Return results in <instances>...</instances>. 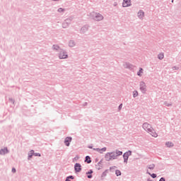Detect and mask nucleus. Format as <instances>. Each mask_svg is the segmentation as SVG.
<instances>
[{
    "instance_id": "nucleus-1",
    "label": "nucleus",
    "mask_w": 181,
    "mask_h": 181,
    "mask_svg": "<svg viewBox=\"0 0 181 181\" xmlns=\"http://www.w3.org/2000/svg\"><path fill=\"white\" fill-rule=\"evenodd\" d=\"M90 16L93 18V21H96V22H100V21L104 19V16L100 13L93 12L90 13Z\"/></svg>"
},
{
    "instance_id": "nucleus-2",
    "label": "nucleus",
    "mask_w": 181,
    "mask_h": 181,
    "mask_svg": "<svg viewBox=\"0 0 181 181\" xmlns=\"http://www.w3.org/2000/svg\"><path fill=\"white\" fill-rule=\"evenodd\" d=\"M59 59H67V57H69V55L67 54V52H66V50L62 49H59Z\"/></svg>"
},
{
    "instance_id": "nucleus-3",
    "label": "nucleus",
    "mask_w": 181,
    "mask_h": 181,
    "mask_svg": "<svg viewBox=\"0 0 181 181\" xmlns=\"http://www.w3.org/2000/svg\"><path fill=\"white\" fill-rule=\"evenodd\" d=\"M131 155H132V151L131 150H129L123 154L124 163H128V159Z\"/></svg>"
},
{
    "instance_id": "nucleus-4",
    "label": "nucleus",
    "mask_w": 181,
    "mask_h": 181,
    "mask_svg": "<svg viewBox=\"0 0 181 181\" xmlns=\"http://www.w3.org/2000/svg\"><path fill=\"white\" fill-rule=\"evenodd\" d=\"M151 128H152V126H151V124H148V122H145L143 124V129L144 131H146V132H149Z\"/></svg>"
},
{
    "instance_id": "nucleus-5",
    "label": "nucleus",
    "mask_w": 181,
    "mask_h": 181,
    "mask_svg": "<svg viewBox=\"0 0 181 181\" xmlns=\"http://www.w3.org/2000/svg\"><path fill=\"white\" fill-rule=\"evenodd\" d=\"M89 28H90V25H83L80 30V33H81L82 35H84V33H86L87 32H88Z\"/></svg>"
},
{
    "instance_id": "nucleus-6",
    "label": "nucleus",
    "mask_w": 181,
    "mask_h": 181,
    "mask_svg": "<svg viewBox=\"0 0 181 181\" xmlns=\"http://www.w3.org/2000/svg\"><path fill=\"white\" fill-rule=\"evenodd\" d=\"M140 90L141 93L146 92V84H145V82L144 81L140 82Z\"/></svg>"
},
{
    "instance_id": "nucleus-7",
    "label": "nucleus",
    "mask_w": 181,
    "mask_h": 181,
    "mask_svg": "<svg viewBox=\"0 0 181 181\" xmlns=\"http://www.w3.org/2000/svg\"><path fill=\"white\" fill-rule=\"evenodd\" d=\"M74 170H75L76 173L81 172V164L76 163L74 165Z\"/></svg>"
},
{
    "instance_id": "nucleus-8",
    "label": "nucleus",
    "mask_w": 181,
    "mask_h": 181,
    "mask_svg": "<svg viewBox=\"0 0 181 181\" xmlns=\"http://www.w3.org/2000/svg\"><path fill=\"white\" fill-rule=\"evenodd\" d=\"M132 5L131 4V0H123L122 6L123 8H128V6H131Z\"/></svg>"
},
{
    "instance_id": "nucleus-9",
    "label": "nucleus",
    "mask_w": 181,
    "mask_h": 181,
    "mask_svg": "<svg viewBox=\"0 0 181 181\" xmlns=\"http://www.w3.org/2000/svg\"><path fill=\"white\" fill-rule=\"evenodd\" d=\"M73 140V138L71 136H67L64 139V144L66 146H70V142Z\"/></svg>"
},
{
    "instance_id": "nucleus-10",
    "label": "nucleus",
    "mask_w": 181,
    "mask_h": 181,
    "mask_svg": "<svg viewBox=\"0 0 181 181\" xmlns=\"http://www.w3.org/2000/svg\"><path fill=\"white\" fill-rule=\"evenodd\" d=\"M123 66L124 69H129V70H134V65L131 64L129 62H125Z\"/></svg>"
},
{
    "instance_id": "nucleus-11",
    "label": "nucleus",
    "mask_w": 181,
    "mask_h": 181,
    "mask_svg": "<svg viewBox=\"0 0 181 181\" xmlns=\"http://www.w3.org/2000/svg\"><path fill=\"white\" fill-rule=\"evenodd\" d=\"M148 132H149L151 135L154 138H158V134H156V132H155V129H153V128H151Z\"/></svg>"
},
{
    "instance_id": "nucleus-12",
    "label": "nucleus",
    "mask_w": 181,
    "mask_h": 181,
    "mask_svg": "<svg viewBox=\"0 0 181 181\" xmlns=\"http://www.w3.org/2000/svg\"><path fill=\"white\" fill-rule=\"evenodd\" d=\"M148 132H149L151 135L154 138H158V134H156V132H155V129H153V128H151Z\"/></svg>"
},
{
    "instance_id": "nucleus-13",
    "label": "nucleus",
    "mask_w": 181,
    "mask_h": 181,
    "mask_svg": "<svg viewBox=\"0 0 181 181\" xmlns=\"http://www.w3.org/2000/svg\"><path fill=\"white\" fill-rule=\"evenodd\" d=\"M6 153H9V150H8V148L5 147L4 148H1L0 150V155H6Z\"/></svg>"
},
{
    "instance_id": "nucleus-14",
    "label": "nucleus",
    "mask_w": 181,
    "mask_h": 181,
    "mask_svg": "<svg viewBox=\"0 0 181 181\" xmlns=\"http://www.w3.org/2000/svg\"><path fill=\"white\" fill-rule=\"evenodd\" d=\"M105 159L107 162H110V160H112V158L111 157V153H107L105 156Z\"/></svg>"
},
{
    "instance_id": "nucleus-15",
    "label": "nucleus",
    "mask_w": 181,
    "mask_h": 181,
    "mask_svg": "<svg viewBox=\"0 0 181 181\" xmlns=\"http://www.w3.org/2000/svg\"><path fill=\"white\" fill-rule=\"evenodd\" d=\"M93 170H89L88 172H86V175H87L88 179H93Z\"/></svg>"
},
{
    "instance_id": "nucleus-16",
    "label": "nucleus",
    "mask_w": 181,
    "mask_h": 181,
    "mask_svg": "<svg viewBox=\"0 0 181 181\" xmlns=\"http://www.w3.org/2000/svg\"><path fill=\"white\" fill-rule=\"evenodd\" d=\"M138 17L139 18V19H142V18H144V15H145V13L144 12V11L142 10H140L138 13Z\"/></svg>"
},
{
    "instance_id": "nucleus-17",
    "label": "nucleus",
    "mask_w": 181,
    "mask_h": 181,
    "mask_svg": "<svg viewBox=\"0 0 181 181\" xmlns=\"http://www.w3.org/2000/svg\"><path fill=\"white\" fill-rule=\"evenodd\" d=\"M110 156L112 158V160H114L117 158V154H115V151L110 152Z\"/></svg>"
},
{
    "instance_id": "nucleus-18",
    "label": "nucleus",
    "mask_w": 181,
    "mask_h": 181,
    "mask_svg": "<svg viewBox=\"0 0 181 181\" xmlns=\"http://www.w3.org/2000/svg\"><path fill=\"white\" fill-rule=\"evenodd\" d=\"M69 47H74V46H76V42H74L73 40H69Z\"/></svg>"
},
{
    "instance_id": "nucleus-19",
    "label": "nucleus",
    "mask_w": 181,
    "mask_h": 181,
    "mask_svg": "<svg viewBox=\"0 0 181 181\" xmlns=\"http://www.w3.org/2000/svg\"><path fill=\"white\" fill-rule=\"evenodd\" d=\"M52 49L53 50H56L57 52H59L60 50H62V49L60 48V47H59V45H54L52 46Z\"/></svg>"
},
{
    "instance_id": "nucleus-20",
    "label": "nucleus",
    "mask_w": 181,
    "mask_h": 181,
    "mask_svg": "<svg viewBox=\"0 0 181 181\" xmlns=\"http://www.w3.org/2000/svg\"><path fill=\"white\" fill-rule=\"evenodd\" d=\"M114 152L116 154V156H117V157L122 156V151H121L118 149L115 150Z\"/></svg>"
},
{
    "instance_id": "nucleus-21",
    "label": "nucleus",
    "mask_w": 181,
    "mask_h": 181,
    "mask_svg": "<svg viewBox=\"0 0 181 181\" xmlns=\"http://www.w3.org/2000/svg\"><path fill=\"white\" fill-rule=\"evenodd\" d=\"M85 162H86V163H91V158L90 157V156H86Z\"/></svg>"
},
{
    "instance_id": "nucleus-22",
    "label": "nucleus",
    "mask_w": 181,
    "mask_h": 181,
    "mask_svg": "<svg viewBox=\"0 0 181 181\" xmlns=\"http://www.w3.org/2000/svg\"><path fill=\"white\" fill-rule=\"evenodd\" d=\"M70 26V24L67 23L66 22L64 21L62 23V28L64 29H66V28H69Z\"/></svg>"
},
{
    "instance_id": "nucleus-23",
    "label": "nucleus",
    "mask_w": 181,
    "mask_h": 181,
    "mask_svg": "<svg viewBox=\"0 0 181 181\" xmlns=\"http://www.w3.org/2000/svg\"><path fill=\"white\" fill-rule=\"evenodd\" d=\"M165 145L168 148H172L173 146H174V144L170 141L166 142Z\"/></svg>"
},
{
    "instance_id": "nucleus-24",
    "label": "nucleus",
    "mask_w": 181,
    "mask_h": 181,
    "mask_svg": "<svg viewBox=\"0 0 181 181\" xmlns=\"http://www.w3.org/2000/svg\"><path fill=\"white\" fill-rule=\"evenodd\" d=\"M147 168L150 169V170H153L155 169V164L148 165Z\"/></svg>"
},
{
    "instance_id": "nucleus-25",
    "label": "nucleus",
    "mask_w": 181,
    "mask_h": 181,
    "mask_svg": "<svg viewBox=\"0 0 181 181\" xmlns=\"http://www.w3.org/2000/svg\"><path fill=\"white\" fill-rule=\"evenodd\" d=\"M71 21H73L72 18H66L64 22H66V23H68V25H71Z\"/></svg>"
},
{
    "instance_id": "nucleus-26",
    "label": "nucleus",
    "mask_w": 181,
    "mask_h": 181,
    "mask_svg": "<svg viewBox=\"0 0 181 181\" xmlns=\"http://www.w3.org/2000/svg\"><path fill=\"white\" fill-rule=\"evenodd\" d=\"M30 152H32V153L33 154L34 156H39V157L42 156V155L40 153H35V151H33V150H31Z\"/></svg>"
},
{
    "instance_id": "nucleus-27",
    "label": "nucleus",
    "mask_w": 181,
    "mask_h": 181,
    "mask_svg": "<svg viewBox=\"0 0 181 181\" xmlns=\"http://www.w3.org/2000/svg\"><path fill=\"white\" fill-rule=\"evenodd\" d=\"M70 179H71V180H74V176L69 175V176L66 177L65 181H71Z\"/></svg>"
},
{
    "instance_id": "nucleus-28",
    "label": "nucleus",
    "mask_w": 181,
    "mask_h": 181,
    "mask_svg": "<svg viewBox=\"0 0 181 181\" xmlns=\"http://www.w3.org/2000/svg\"><path fill=\"white\" fill-rule=\"evenodd\" d=\"M147 174L149 175L153 179H156L157 176L156 173L151 174V173H148V170H147Z\"/></svg>"
},
{
    "instance_id": "nucleus-29",
    "label": "nucleus",
    "mask_w": 181,
    "mask_h": 181,
    "mask_svg": "<svg viewBox=\"0 0 181 181\" xmlns=\"http://www.w3.org/2000/svg\"><path fill=\"white\" fill-rule=\"evenodd\" d=\"M163 57H165V55L162 53H160L158 55V59H159V60L163 59Z\"/></svg>"
},
{
    "instance_id": "nucleus-30",
    "label": "nucleus",
    "mask_w": 181,
    "mask_h": 181,
    "mask_svg": "<svg viewBox=\"0 0 181 181\" xmlns=\"http://www.w3.org/2000/svg\"><path fill=\"white\" fill-rule=\"evenodd\" d=\"M107 173H108V170H105L101 175V177H105V176H107Z\"/></svg>"
},
{
    "instance_id": "nucleus-31",
    "label": "nucleus",
    "mask_w": 181,
    "mask_h": 181,
    "mask_svg": "<svg viewBox=\"0 0 181 181\" xmlns=\"http://www.w3.org/2000/svg\"><path fill=\"white\" fill-rule=\"evenodd\" d=\"M115 175H116V176H121V175H122L121 171L119 170H116Z\"/></svg>"
},
{
    "instance_id": "nucleus-32",
    "label": "nucleus",
    "mask_w": 181,
    "mask_h": 181,
    "mask_svg": "<svg viewBox=\"0 0 181 181\" xmlns=\"http://www.w3.org/2000/svg\"><path fill=\"white\" fill-rule=\"evenodd\" d=\"M144 69L142 68H140L139 71L137 72V76H139L141 77V73H143Z\"/></svg>"
},
{
    "instance_id": "nucleus-33",
    "label": "nucleus",
    "mask_w": 181,
    "mask_h": 181,
    "mask_svg": "<svg viewBox=\"0 0 181 181\" xmlns=\"http://www.w3.org/2000/svg\"><path fill=\"white\" fill-rule=\"evenodd\" d=\"M133 97H134V98H136V97H138V91L134 90L133 92Z\"/></svg>"
},
{
    "instance_id": "nucleus-34",
    "label": "nucleus",
    "mask_w": 181,
    "mask_h": 181,
    "mask_svg": "<svg viewBox=\"0 0 181 181\" xmlns=\"http://www.w3.org/2000/svg\"><path fill=\"white\" fill-rule=\"evenodd\" d=\"M57 12H59V13H62V12H64V8H59L57 10Z\"/></svg>"
},
{
    "instance_id": "nucleus-35",
    "label": "nucleus",
    "mask_w": 181,
    "mask_h": 181,
    "mask_svg": "<svg viewBox=\"0 0 181 181\" xmlns=\"http://www.w3.org/2000/svg\"><path fill=\"white\" fill-rule=\"evenodd\" d=\"M93 151H96L97 152H99V153H103V152L101 151V148H93Z\"/></svg>"
},
{
    "instance_id": "nucleus-36",
    "label": "nucleus",
    "mask_w": 181,
    "mask_h": 181,
    "mask_svg": "<svg viewBox=\"0 0 181 181\" xmlns=\"http://www.w3.org/2000/svg\"><path fill=\"white\" fill-rule=\"evenodd\" d=\"M164 105H165L166 107H170V105H172L171 103H168V102H165L164 103Z\"/></svg>"
},
{
    "instance_id": "nucleus-37",
    "label": "nucleus",
    "mask_w": 181,
    "mask_h": 181,
    "mask_svg": "<svg viewBox=\"0 0 181 181\" xmlns=\"http://www.w3.org/2000/svg\"><path fill=\"white\" fill-rule=\"evenodd\" d=\"M105 151H107V147H103L100 148V152H105Z\"/></svg>"
},
{
    "instance_id": "nucleus-38",
    "label": "nucleus",
    "mask_w": 181,
    "mask_h": 181,
    "mask_svg": "<svg viewBox=\"0 0 181 181\" xmlns=\"http://www.w3.org/2000/svg\"><path fill=\"white\" fill-rule=\"evenodd\" d=\"M101 168H103V166L102 165H96V169H98V170H100V169H101Z\"/></svg>"
},
{
    "instance_id": "nucleus-39",
    "label": "nucleus",
    "mask_w": 181,
    "mask_h": 181,
    "mask_svg": "<svg viewBox=\"0 0 181 181\" xmlns=\"http://www.w3.org/2000/svg\"><path fill=\"white\" fill-rule=\"evenodd\" d=\"M32 156H33V154L32 153V152L28 153V159H30L32 158Z\"/></svg>"
},
{
    "instance_id": "nucleus-40",
    "label": "nucleus",
    "mask_w": 181,
    "mask_h": 181,
    "mask_svg": "<svg viewBox=\"0 0 181 181\" xmlns=\"http://www.w3.org/2000/svg\"><path fill=\"white\" fill-rule=\"evenodd\" d=\"M9 101L11 102L13 104H15V100L13 98H9Z\"/></svg>"
},
{
    "instance_id": "nucleus-41",
    "label": "nucleus",
    "mask_w": 181,
    "mask_h": 181,
    "mask_svg": "<svg viewBox=\"0 0 181 181\" xmlns=\"http://www.w3.org/2000/svg\"><path fill=\"white\" fill-rule=\"evenodd\" d=\"M11 172L13 173H16V169L15 168H13L12 170H11Z\"/></svg>"
},
{
    "instance_id": "nucleus-42",
    "label": "nucleus",
    "mask_w": 181,
    "mask_h": 181,
    "mask_svg": "<svg viewBox=\"0 0 181 181\" xmlns=\"http://www.w3.org/2000/svg\"><path fill=\"white\" fill-rule=\"evenodd\" d=\"M122 109V103H121L119 107H118V110H121Z\"/></svg>"
},
{
    "instance_id": "nucleus-43",
    "label": "nucleus",
    "mask_w": 181,
    "mask_h": 181,
    "mask_svg": "<svg viewBox=\"0 0 181 181\" xmlns=\"http://www.w3.org/2000/svg\"><path fill=\"white\" fill-rule=\"evenodd\" d=\"M112 169H117V166H112L110 168V170H112Z\"/></svg>"
},
{
    "instance_id": "nucleus-44",
    "label": "nucleus",
    "mask_w": 181,
    "mask_h": 181,
    "mask_svg": "<svg viewBox=\"0 0 181 181\" xmlns=\"http://www.w3.org/2000/svg\"><path fill=\"white\" fill-rule=\"evenodd\" d=\"M159 181H166V179H165V177H162Z\"/></svg>"
},
{
    "instance_id": "nucleus-45",
    "label": "nucleus",
    "mask_w": 181,
    "mask_h": 181,
    "mask_svg": "<svg viewBox=\"0 0 181 181\" xmlns=\"http://www.w3.org/2000/svg\"><path fill=\"white\" fill-rule=\"evenodd\" d=\"M98 165L101 166L103 165V160L98 162Z\"/></svg>"
},
{
    "instance_id": "nucleus-46",
    "label": "nucleus",
    "mask_w": 181,
    "mask_h": 181,
    "mask_svg": "<svg viewBox=\"0 0 181 181\" xmlns=\"http://www.w3.org/2000/svg\"><path fill=\"white\" fill-rule=\"evenodd\" d=\"M173 70H177V69H179V68L177 66H173Z\"/></svg>"
},
{
    "instance_id": "nucleus-47",
    "label": "nucleus",
    "mask_w": 181,
    "mask_h": 181,
    "mask_svg": "<svg viewBox=\"0 0 181 181\" xmlns=\"http://www.w3.org/2000/svg\"><path fill=\"white\" fill-rule=\"evenodd\" d=\"M88 103L87 102H86L84 104H83V107H86Z\"/></svg>"
},
{
    "instance_id": "nucleus-48",
    "label": "nucleus",
    "mask_w": 181,
    "mask_h": 181,
    "mask_svg": "<svg viewBox=\"0 0 181 181\" xmlns=\"http://www.w3.org/2000/svg\"><path fill=\"white\" fill-rule=\"evenodd\" d=\"M88 148L89 149H93V146H88Z\"/></svg>"
},
{
    "instance_id": "nucleus-49",
    "label": "nucleus",
    "mask_w": 181,
    "mask_h": 181,
    "mask_svg": "<svg viewBox=\"0 0 181 181\" xmlns=\"http://www.w3.org/2000/svg\"><path fill=\"white\" fill-rule=\"evenodd\" d=\"M174 1H175V0H171L172 4H173Z\"/></svg>"
},
{
    "instance_id": "nucleus-50",
    "label": "nucleus",
    "mask_w": 181,
    "mask_h": 181,
    "mask_svg": "<svg viewBox=\"0 0 181 181\" xmlns=\"http://www.w3.org/2000/svg\"><path fill=\"white\" fill-rule=\"evenodd\" d=\"M75 159H78V157H75Z\"/></svg>"
},
{
    "instance_id": "nucleus-51",
    "label": "nucleus",
    "mask_w": 181,
    "mask_h": 181,
    "mask_svg": "<svg viewBox=\"0 0 181 181\" xmlns=\"http://www.w3.org/2000/svg\"><path fill=\"white\" fill-rule=\"evenodd\" d=\"M147 181H152V180H151L148 179V180H147Z\"/></svg>"
}]
</instances>
